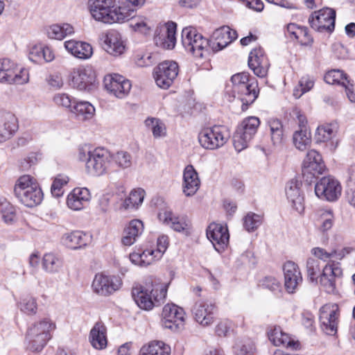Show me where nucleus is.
I'll use <instances>...</instances> for the list:
<instances>
[{
  "instance_id": "nucleus-61",
  "label": "nucleus",
  "mask_w": 355,
  "mask_h": 355,
  "mask_svg": "<svg viewBox=\"0 0 355 355\" xmlns=\"http://www.w3.org/2000/svg\"><path fill=\"white\" fill-rule=\"evenodd\" d=\"M298 31H300L299 35H300V37L299 39H297L303 45H308L310 44L313 40L309 35L307 29L306 28H301L300 29H298Z\"/></svg>"
},
{
  "instance_id": "nucleus-55",
  "label": "nucleus",
  "mask_w": 355,
  "mask_h": 355,
  "mask_svg": "<svg viewBox=\"0 0 355 355\" xmlns=\"http://www.w3.org/2000/svg\"><path fill=\"white\" fill-rule=\"evenodd\" d=\"M321 219L322 220L320 228L322 232H326L330 230L334 223V215L331 210H325L321 214Z\"/></svg>"
},
{
  "instance_id": "nucleus-57",
  "label": "nucleus",
  "mask_w": 355,
  "mask_h": 355,
  "mask_svg": "<svg viewBox=\"0 0 355 355\" xmlns=\"http://www.w3.org/2000/svg\"><path fill=\"white\" fill-rule=\"evenodd\" d=\"M261 286L271 291H276L280 289V283L273 277H266L261 281Z\"/></svg>"
},
{
  "instance_id": "nucleus-8",
  "label": "nucleus",
  "mask_w": 355,
  "mask_h": 355,
  "mask_svg": "<svg viewBox=\"0 0 355 355\" xmlns=\"http://www.w3.org/2000/svg\"><path fill=\"white\" fill-rule=\"evenodd\" d=\"M112 162V154L104 148H96L89 152V156L85 164L87 173L99 176L107 172Z\"/></svg>"
},
{
  "instance_id": "nucleus-52",
  "label": "nucleus",
  "mask_w": 355,
  "mask_h": 355,
  "mask_svg": "<svg viewBox=\"0 0 355 355\" xmlns=\"http://www.w3.org/2000/svg\"><path fill=\"white\" fill-rule=\"evenodd\" d=\"M145 191L141 189L132 190L129 197L125 200V204L127 207H137L140 205L144 198Z\"/></svg>"
},
{
  "instance_id": "nucleus-36",
  "label": "nucleus",
  "mask_w": 355,
  "mask_h": 355,
  "mask_svg": "<svg viewBox=\"0 0 355 355\" xmlns=\"http://www.w3.org/2000/svg\"><path fill=\"white\" fill-rule=\"evenodd\" d=\"M213 37L216 41L219 50H221L235 40L238 35L236 31L229 26H222L214 32Z\"/></svg>"
},
{
  "instance_id": "nucleus-16",
  "label": "nucleus",
  "mask_w": 355,
  "mask_h": 355,
  "mask_svg": "<svg viewBox=\"0 0 355 355\" xmlns=\"http://www.w3.org/2000/svg\"><path fill=\"white\" fill-rule=\"evenodd\" d=\"M103 83L107 92L119 98L126 96L132 87L129 80L116 73L105 76Z\"/></svg>"
},
{
  "instance_id": "nucleus-46",
  "label": "nucleus",
  "mask_w": 355,
  "mask_h": 355,
  "mask_svg": "<svg viewBox=\"0 0 355 355\" xmlns=\"http://www.w3.org/2000/svg\"><path fill=\"white\" fill-rule=\"evenodd\" d=\"M159 218L164 223L169 225L175 231L181 232L184 230L187 224L181 221L178 218L173 216L170 211H165L159 214Z\"/></svg>"
},
{
  "instance_id": "nucleus-60",
  "label": "nucleus",
  "mask_w": 355,
  "mask_h": 355,
  "mask_svg": "<svg viewBox=\"0 0 355 355\" xmlns=\"http://www.w3.org/2000/svg\"><path fill=\"white\" fill-rule=\"evenodd\" d=\"M254 347L250 344L238 345L236 347V355H252Z\"/></svg>"
},
{
  "instance_id": "nucleus-27",
  "label": "nucleus",
  "mask_w": 355,
  "mask_h": 355,
  "mask_svg": "<svg viewBox=\"0 0 355 355\" xmlns=\"http://www.w3.org/2000/svg\"><path fill=\"white\" fill-rule=\"evenodd\" d=\"M104 49L110 55L119 56L125 51V46L121 39V34L115 31H109L104 40Z\"/></svg>"
},
{
  "instance_id": "nucleus-24",
  "label": "nucleus",
  "mask_w": 355,
  "mask_h": 355,
  "mask_svg": "<svg viewBox=\"0 0 355 355\" xmlns=\"http://www.w3.org/2000/svg\"><path fill=\"white\" fill-rule=\"evenodd\" d=\"M215 311V304L209 302H197L193 309L195 320L204 327L214 322Z\"/></svg>"
},
{
  "instance_id": "nucleus-15",
  "label": "nucleus",
  "mask_w": 355,
  "mask_h": 355,
  "mask_svg": "<svg viewBox=\"0 0 355 355\" xmlns=\"http://www.w3.org/2000/svg\"><path fill=\"white\" fill-rule=\"evenodd\" d=\"M336 11L329 8H324L315 11L309 18L311 26L319 31L331 32L335 27Z\"/></svg>"
},
{
  "instance_id": "nucleus-25",
  "label": "nucleus",
  "mask_w": 355,
  "mask_h": 355,
  "mask_svg": "<svg viewBox=\"0 0 355 355\" xmlns=\"http://www.w3.org/2000/svg\"><path fill=\"white\" fill-rule=\"evenodd\" d=\"M285 288L289 293H293L302 277L298 266L293 261H287L283 267Z\"/></svg>"
},
{
  "instance_id": "nucleus-34",
  "label": "nucleus",
  "mask_w": 355,
  "mask_h": 355,
  "mask_svg": "<svg viewBox=\"0 0 355 355\" xmlns=\"http://www.w3.org/2000/svg\"><path fill=\"white\" fill-rule=\"evenodd\" d=\"M90 198V193L86 188H76L68 196L67 205L73 210H80Z\"/></svg>"
},
{
  "instance_id": "nucleus-23",
  "label": "nucleus",
  "mask_w": 355,
  "mask_h": 355,
  "mask_svg": "<svg viewBox=\"0 0 355 355\" xmlns=\"http://www.w3.org/2000/svg\"><path fill=\"white\" fill-rule=\"evenodd\" d=\"M18 128V121L14 114L0 111V143L10 139Z\"/></svg>"
},
{
  "instance_id": "nucleus-56",
  "label": "nucleus",
  "mask_w": 355,
  "mask_h": 355,
  "mask_svg": "<svg viewBox=\"0 0 355 355\" xmlns=\"http://www.w3.org/2000/svg\"><path fill=\"white\" fill-rule=\"evenodd\" d=\"M54 103L58 105L66 108H72V100L70 96L66 94H58L53 97Z\"/></svg>"
},
{
  "instance_id": "nucleus-59",
  "label": "nucleus",
  "mask_w": 355,
  "mask_h": 355,
  "mask_svg": "<svg viewBox=\"0 0 355 355\" xmlns=\"http://www.w3.org/2000/svg\"><path fill=\"white\" fill-rule=\"evenodd\" d=\"M168 237L165 235H162L157 239V250H155L156 254H157V259L161 258L164 252L168 248Z\"/></svg>"
},
{
  "instance_id": "nucleus-29",
  "label": "nucleus",
  "mask_w": 355,
  "mask_h": 355,
  "mask_svg": "<svg viewBox=\"0 0 355 355\" xmlns=\"http://www.w3.org/2000/svg\"><path fill=\"white\" fill-rule=\"evenodd\" d=\"M300 183L298 180L293 179L290 180L286 187V194L293 207L300 214L304 209V197L301 194Z\"/></svg>"
},
{
  "instance_id": "nucleus-9",
  "label": "nucleus",
  "mask_w": 355,
  "mask_h": 355,
  "mask_svg": "<svg viewBox=\"0 0 355 355\" xmlns=\"http://www.w3.org/2000/svg\"><path fill=\"white\" fill-rule=\"evenodd\" d=\"M229 137L226 128L216 125L202 129L198 135V141L204 148L214 150L223 146Z\"/></svg>"
},
{
  "instance_id": "nucleus-1",
  "label": "nucleus",
  "mask_w": 355,
  "mask_h": 355,
  "mask_svg": "<svg viewBox=\"0 0 355 355\" xmlns=\"http://www.w3.org/2000/svg\"><path fill=\"white\" fill-rule=\"evenodd\" d=\"M89 12L92 17L106 24L122 23L132 19L130 26L135 31L146 34L150 29L146 19L133 18L134 10L119 4L117 0H89Z\"/></svg>"
},
{
  "instance_id": "nucleus-37",
  "label": "nucleus",
  "mask_w": 355,
  "mask_h": 355,
  "mask_svg": "<svg viewBox=\"0 0 355 355\" xmlns=\"http://www.w3.org/2000/svg\"><path fill=\"white\" fill-rule=\"evenodd\" d=\"M171 347L162 341H152L144 345L139 355H170Z\"/></svg>"
},
{
  "instance_id": "nucleus-40",
  "label": "nucleus",
  "mask_w": 355,
  "mask_h": 355,
  "mask_svg": "<svg viewBox=\"0 0 355 355\" xmlns=\"http://www.w3.org/2000/svg\"><path fill=\"white\" fill-rule=\"evenodd\" d=\"M73 33L74 28L69 24H53L50 26L46 30V33L49 38L60 40Z\"/></svg>"
},
{
  "instance_id": "nucleus-47",
  "label": "nucleus",
  "mask_w": 355,
  "mask_h": 355,
  "mask_svg": "<svg viewBox=\"0 0 355 355\" xmlns=\"http://www.w3.org/2000/svg\"><path fill=\"white\" fill-rule=\"evenodd\" d=\"M112 161L119 168L125 169L132 166V158L131 155L123 150H120L112 154Z\"/></svg>"
},
{
  "instance_id": "nucleus-6",
  "label": "nucleus",
  "mask_w": 355,
  "mask_h": 355,
  "mask_svg": "<svg viewBox=\"0 0 355 355\" xmlns=\"http://www.w3.org/2000/svg\"><path fill=\"white\" fill-rule=\"evenodd\" d=\"M231 80L233 92L239 94V98L243 103L242 110H246L258 97L259 89L257 81L248 83V74L245 72L234 74Z\"/></svg>"
},
{
  "instance_id": "nucleus-53",
  "label": "nucleus",
  "mask_w": 355,
  "mask_h": 355,
  "mask_svg": "<svg viewBox=\"0 0 355 355\" xmlns=\"http://www.w3.org/2000/svg\"><path fill=\"white\" fill-rule=\"evenodd\" d=\"M261 223V216L254 214L248 213L244 218L243 225L248 232L254 231Z\"/></svg>"
},
{
  "instance_id": "nucleus-4",
  "label": "nucleus",
  "mask_w": 355,
  "mask_h": 355,
  "mask_svg": "<svg viewBox=\"0 0 355 355\" xmlns=\"http://www.w3.org/2000/svg\"><path fill=\"white\" fill-rule=\"evenodd\" d=\"M14 193L19 201L28 207H33L41 203L43 192L36 180L29 175L20 176L16 181Z\"/></svg>"
},
{
  "instance_id": "nucleus-48",
  "label": "nucleus",
  "mask_w": 355,
  "mask_h": 355,
  "mask_svg": "<svg viewBox=\"0 0 355 355\" xmlns=\"http://www.w3.org/2000/svg\"><path fill=\"white\" fill-rule=\"evenodd\" d=\"M271 139L275 145L282 144L283 141V125L279 120L272 119L269 121Z\"/></svg>"
},
{
  "instance_id": "nucleus-5",
  "label": "nucleus",
  "mask_w": 355,
  "mask_h": 355,
  "mask_svg": "<svg viewBox=\"0 0 355 355\" xmlns=\"http://www.w3.org/2000/svg\"><path fill=\"white\" fill-rule=\"evenodd\" d=\"M55 329V324L49 318H43L34 322L26 334L28 348L33 352H40L51 338V332Z\"/></svg>"
},
{
  "instance_id": "nucleus-51",
  "label": "nucleus",
  "mask_w": 355,
  "mask_h": 355,
  "mask_svg": "<svg viewBox=\"0 0 355 355\" xmlns=\"http://www.w3.org/2000/svg\"><path fill=\"white\" fill-rule=\"evenodd\" d=\"M69 182V178L67 175H58L56 176L51 185V193L55 197H60L63 195V187Z\"/></svg>"
},
{
  "instance_id": "nucleus-3",
  "label": "nucleus",
  "mask_w": 355,
  "mask_h": 355,
  "mask_svg": "<svg viewBox=\"0 0 355 355\" xmlns=\"http://www.w3.org/2000/svg\"><path fill=\"white\" fill-rule=\"evenodd\" d=\"M306 272L308 277L312 282L319 283L321 287L328 293H335L336 281L343 276L340 264L336 261L328 262L320 273V261L314 258H309L306 261Z\"/></svg>"
},
{
  "instance_id": "nucleus-64",
  "label": "nucleus",
  "mask_w": 355,
  "mask_h": 355,
  "mask_svg": "<svg viewBox=\"0 0 355 355\" xmlns=\"http://www.w3.org/2000/svg\"><path fill=\"white\" fill-rule=\"evenodd\" d=\"M347 173L348 187H353L355 186V164L351 165Z\"/></svg>"
},
{
  "instance_id": "nucleus-13",
  "label": "nucleus",
  "mask_w": 355,
  "mask_h": 355,
  "mask_svg": "<svg viewBox=\"0 0 355 355\" xmlns=\"http://www.w3.org/2000/svg\"><path fill=\"white\" fill-rule=\"evenodd\" d=\"M178 71V64L175 61L166 60L159 63L153 71L157 85L160 88L168 89L176 78Z\"/></svg>"
},
{
  "instance_id": "nucleus-49",
  "label": "nucleus",
  "mask_w": 355,
  "mask_h": 355,
  "mask_svg": "<svg viewBox=\"0 0 355 355\" xmlns=\"http://www.w3.org/2000/svg\"><path fill=\"white\" fill-rule=\"evenodd\" d=\"M21 311L26 315H33L36 314L37 311V300L33 296L24 297L19 304Z\"/></svg>"
},
{
  "instance_id": "nucleus-38",
  "label": "nucleus",
  "mask_w": 355,
  "mask_h": 355,
  "mask_svg": "<svg viewBox=\"0 0 355 355\" xmlns=\"http://www.w3.org/2000/svg\"><path fill=\"white\" fill-rule=\"evenodd\" d=\"M74 105L71 112L74 113L79 120L85 121L92 119L95 114L94 107L87 101L73 102Z\"/></svg>"
},
{
  "instance_id": "nucleus-35",
  "label": "nucleus",
  "mask_w": 355,
  "mask_h": 355,
  "mask_svg": "<svg viewBox=\"0 0 355 355\" xmlns=\"http://www.w3.org/2000/svg\"><path fill=\"white\" fill-rule=\"evenodd\" d=\"M89 341L97 349H103L107 346L106 327L101 322H96L90 331Z\"/></svg>"
},
{
  "instance_id": "nucleus-11",
  "label": "nucleus",
  "mask_w": 355,
  "mask_h": 355,
  "mask_svg": "<svg viewBox=\"0 0 355 355\" xmlns=\"http://www.w3.org/2000/svg\"><path fill=\"white\" fill-rule=\"evenodd\" d=\"M340 309L338 305L329 303L320 309L319 320L322 331L328 335L334 336L337 333L339 323Z\"/></svg>"
},
{
  "instance_id": "nucleus-28",
  "label": "nucleus",
  "mask_w": 355,
  "mask_h": 355,
  "mask_svg": "<svg viewBox=\"0 0 355 355\" xmlns=\"http://www.w3.org/2000/svg\"><path fill=\"white\" fill-rule=\"evenodd\" d=\"M89 241L88 236L81 231L66 232L60 238L62 245L71 250H78L85 247Z\"/></svg>"
},
{
  "instance_id": "nucleus-54",
  "label": "nucleus",
  "mask_w": 355,
  "mask_h": 355,
  "mask_svg": "<svg viewBox=\"0 0 355 355\" xmlns=\"http://www.w3.org/2000/svg\"><path fill=\"white\" fill-rule=\"evenodd\" d=\"M311 253L318 259L324 261H329V262L332 261L330 259L334 257V255L336 253V250H332L331 252H327L326 250L322 248H314L311 250Z\"/></svg>"
},
{
  "instance_id": "nucleus-7",
  "label": "nucleus",
  "mask_w": 355,
  "mask_h": 355,
  "mask_svg": "<svg viewBox=\"0 0 355 355\" xmlns=\"http://www.w3.org/2000/svg\"><path fill=\"white\" fill-rule=\"evenodd\" d=\"M182 42L185 49L196 58H204L209 55V41L191 27L182 32Z\"/></svg>"
},
{
  "instance_id": "nucleus-14",
  "label": "nucleus",
  "mask_w": 355,
  "mask_h": 355,
  "mask_svg": "<svg viewBox=\"0 0 355 355\" xmlns=\"http://www.w3.org/2000/svg\"><path fill=\"white\" fill-rule=\"evenodd\" d=\"M342 187L340 182L332 176L322 178L315 186V195L323 200L333 202L341 195Z\"/></svg>"
},
{
  "instance_id": "nucleus-41",
  "label": "nucleus",
  "mask_w": 355,
  "mask_h": 355,
  "mask_svg": "<svg viewBox=\"0 0 355 355\" xmlns=\"http://www.w3.org/2000/svg\"><path fill=\"white\" fill-rule=\"evenodd\" d=\"M293 141L297 149L304 150L311 143V133L307 128H300L294 132Z\"/></svg>"
},
{
  "instance_id": "nucleus-30",
  "label": "nucleus",
  "mask_w": 355,
  "mask_h": 355,
  "mask_svg": "<svg viewBox=\"0 0 355 355\" xmlns=\"http://www.w3.org/2000/svg\"><path fill=\"white\" fill-rule=\"evenodd\" d=\"M64 44L66 50L77 58L87 59L93 54L92 46L87 42L71 40Z\"/></svg>"
},
{
  "instance_id": "nucleus-32",
  "label": "nucleus",
  "mask_w": 355,
  "mask_h": 355,
  "mask_svg": "<svg viewBox=\"0 0 355 355\" xmlns=\"http://www.w3.org/2000/svg\"><path fill=\"white\" fill-rule=\"evenodd\" d=\"M176 26L174 22L167 23L163 33L155 36L156 45L165 49H173L176 43Z\"/></svg>"
},
{
  "instance_id": "nucleus-19",
  "label": "nucleus",
  "mask_w": 355,
  "mask_h": 355,
  "mask_svg": "<svg viewBox=\"0 0 355 355\" xmlns=\"http://www.w3.org/2000/svg\"><path fill=\"white\" fill-rule=\"evenodd\" d=\"M207 236L218 252L223 251L229 242L228 230L220 224L211 223L207 229Z\"/></svg>"
},
{
  "instance_id": "nucleus-20",
  "label": "nucleus",
  "mask_w": 355,
  "mask_h": 355,
  "mask_svg": "<svg viewBox=\"0 0 355 355\" xmlns=\"http://www.w3.org/2000/svg\"><path fill=\"white\" fill-rule=\"evenodd\" d=\"M95 73L91 68L80 67L72 73L71 82L73 87L80 91H90L94 87Z\"/></svg>"
},
{
  "instance_id": "nucleus-58",
  "label": "nucleus",
  "mask_w": 355,
  "mask_h": 355,
  "mask_svg": "<svg viewBox=\"0 0 355 355\" xmlns=\"http://www.w3.org/2000/svg\"><path fill=\"white\" fill-rule=\"evenodd\" d=\"M141 266H146L151 264L157 259V254L153 250H146L141 252Z\"/></svg>"
},
{
  "instance_id": "nucleus-50",
  "label": "nucleus",
  "mask_w": 355,
  "mask_h": 355,
  "mask_svg": "<svg viewBox=\"0 0 355 355\" xmlns=\"http://www.w3.org/2000/svg\"><path fill=\"white\" fill-rule=\"evenodd\" d=\"M0 212L3 221L7 224H12L16 220V211L15 207L9 202H3L0 205Z\"/></svg>"
},
{
  "instance_id": "nucleus-43",
  "label": "nucleus",
  "mask_w": 355,
  "mask_h": 355,
  "mask_svg": "<svg viewBox=\"0 0 355 355\" xmlns=\"http://www.w3.org/2000/svg\"><path fill=\"white\" fill-rule=\"evenodd\" d=\"M324 80L327 83L330 85L338 84L343 86L346 83L349 84V80L347 74L343 71L339 69H332L329 71L324 75Z\"/></svg>"
},
{
  "instance_id": "nucleus-31",
  "label": "nucleus",
  "mask_w": 355,
  "mask_h": 355,
  "mask_svg": "<svg viewBox=\"0 0 355 355\" xmlns=\"http://www.w3.org/2000/svg\"><path fill=\"white\" fill-rule=\"evenodd\" d=\"M144 231V224L138 219L132 220L124 228L121 242L125 246L134 244Z\"/></svg>"
},
{
  "instance_id": "nucleus-44",
  "label": "nucleus",
  "mask_w": 355,
  "mask_h": 355,
  "mask_svg": "<svg viewBox=\"0 0 355 355\" xmlns=\"http://www.w3.org/2000/svg\"><path fill=\"white\" fill-rule=\"evenodd\" d=\"M335 125L331 123L321 125L318 127L315 139L317 142H326L335 135Z\"/></svg>"
},
{
  "instance_id": "nucleus-26",
  "label": "nucleus",
  "mask_w": 355,
  "mask_h": 355,
  "mask_svg": "<svg viewBox=\"0 0 355 355\" xmlns=\"http://www.w3.org/2000/svg\"><path fill=\"white\" fill-rule=\"evenodd\" d=\"M200 180L192 165L185 167L183 172L182 191L187 196H193L199 189Z\"/></svg>"
},
{
  "instance_id": "nucleus-2",
  "label": "nucleus",
  "mask_w": 355,
  "mask_h": 355,
  "mask_svg": "<svg viewBox=\"0 0 355 355\" xmlns=\"http://www.w3.org/2000/svg\"><path fill=\"white\" fill-rule=\"evenodd\" d=\"M168 284L159 278L149 277L144 286H136L132 290V295L136 304L142 309L151 310L155 306L164 303L167 294Z\"/></svg>"
},
{
  "instance_id": "nucleus-21",
  "label": "nucleus",
  "mask_w": 355,
  "mask_h": 355,
  "mask_svg": "<svg viewBox=\"0 0 355 355\" xmlns=\"http://www.w3.org/2000/svg\"><path fill=\"white\" fill-rule=\"evenodd\" d=\"M326 169L321 155L315 150H310L303 161L302 173L304 175L310 174L316 177L322 174Z\"/></svg>"
},
{
  "instance_id": "nucleus-22",
  "label": "nucleus",
  "mask_w": 355,
  "mask_h": 355,
  "mask_svg": "<svg viewBox=\"0 0 355 355\" xmlns=\"http://www.w3.org/2000/svg\"><path fill=\"white\" fill-rule=\"evenodd\" d=\"M248 66L259 77H265L268 70V62L261 48L251 51L248 58Z\"/></svg>"
},
{
  "instance_id": "nucleus-63",
  "label": "nucleus",
  "mask_w": 355,
  "mask_h": 355,
  "mask_svg": "<svg viewBox=\"0 0 355 355\" xmlns=\"http://www.w3.org/2000/svg\"><path fill=\"white\" fill-rule=\"evenodd\" d=\"M49 85L53 88L59 89L63 85V80L60 75H52L48 78Z\"/></svg>"
},
{
  "instance_id": "nucleus-12",
  "label": "nucleus",
  "mask_w": 355,
  "mask_h": 355,
  "mask_svg": "<svg viewBox=\"0 0 355 355\" xmlns=\"http://www.w3.org/2000/svg\"><path fill=\"white\" fill-rule=\"evenodd\" d=\"M28 80V73L8 59L0 60V82L9 84H24Z\"/></svg>"
},
{
  "instance_id": "nucleus-17",
  "label": "nucleus",
  "mask_w": 355,
  "mask_h": 355,
  "mask_svg": "<svg viewBox=\"0 0 355 355\" xmlns=\"http://www.w3.org/2000/svg\"><path fill=\"white\" fill-rule=\"evenodd\" d=\"M185 313L182 308L167 304L162 310V324L165 328L175 331L184 324Z\"/></svg>"
},
{
  "instance_id": "nucleus-45",
  "label": "nucleus",
  "mask_w": 355,
  "mask_h": 355,
  "mask_svg": "<svg viewBox=\"0 0 355 355\" xmlns=\"http://www.w3.org/2000/svg\"><path fill=\"white\" fill-rule=\"evenodd\" d=\"M62 266V260L52 253L44 254L42 260V267L45 271L54 273Z\"/></svg>"
},
{
  "instance_id": "nucleus-42",
  "label": "nucleus",
  "mask_w": 355,
  "mask_h": 355,
  "mask_svg": "<svg viewBox=\"0 0 355 355\" xmlns=\"http://www.w3.org/2000/svg\"><path fill=\"white\" fill-rule=\"evenodd\" d=\"M145 125L152 131L155 138L165 137L166 135V125L159 119L148 118L145 121Z\"/></svg>"
},
{
  "instance_id": "nucleus-10",
  "label": "nucleus",
  "mask_w": 355,
  "mask_h": 355,
  "mask_svg": "<svg viewBox=\"0 0 355 355\" xmlns=\"http://www.w3.org/2000/svg\"><path fill=\"white\" fill-rule=\"evenodd\" d=\"M259 125V118L250 116L245 119L238 126L234 135V146L238 152L247 148L248 144L256 134Z\"/></svg>"
},
{
  "instance_id": "nucleus-33",
  "label": "nucleus",
  "mask_w": 355,
  "mask_h": 355,
  "mask_svg": "<svg viewBox=\"0 0 355 355\" xmlns=\"http://www.w3.org/2000/svg\"><path fill=\"white\" fill-rule=\"evenodd\" d=\"M28 58L35 63L51 62L54 60L55 55L53 50L42 44H35L30 47L28 51Z\"/></svg>"
},
{
  "instance_id": "nucleus-62",
  "label": "nucleus",
  "mask_w": 355,
  "mask_h": 355,
  "mask_svg": "<svg viewBox=\"0 0 355 355\" xmlns=\"http://www.w3.org/2000/svg\"><path fill=\"white\" fill-rule=\"evenodd\" d=\"M299 84L300 90H303V92H307L313 87L314 82L309 77H302L300 79Z\"/></svg>"
},
{
  "instance_id": "nucleus-18",
  "label": "nucleus",
  "mask_w": 355,
  "mask_h": 355,
  "mask_svg": "<svg viewBox=\"0 0 355 355\" xmlns=\"http://www.w3.org/2000/svg\"><path fill=\"white\" fill-rule=\"evenodd\" d=\"M121 281L118 277L96 274L92 282L94 293L102 296H107L119 290Z\"/></svg>"
},
{
  "instance_id": "nucleus-39",
  "label": "nucleus",
  "mask_w": 355,
  "mask_h": 355,
  "mask_svg": "<svg viewBox=\"0 0 355 355\" xmlns=\"http://www.w3.org/2000/svg\"><path fill=\"white\" fill-rule=\"evenodd\" d=\"M269 340L275 346L292 347L295 345L289 336L284 333L279 327H275L268 333Z\"/></svg>"
}]
</instances>
